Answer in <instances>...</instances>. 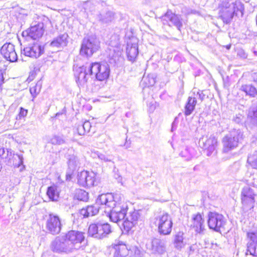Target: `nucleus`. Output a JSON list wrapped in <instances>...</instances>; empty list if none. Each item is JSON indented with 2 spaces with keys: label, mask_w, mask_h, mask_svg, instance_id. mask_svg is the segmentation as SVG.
<instances>
[{
  "label": "nucleus",
  "mask_w": 257,
  "mask_h": 257,
  "mask_svg": "<svg viewBox=\"0 0 257 257\" xmlns=\"http://www.w3.org/2000/svg\"><path fill=\"white\" fill-rule=\"evenodd\" d=\"M123 196L118 193L102 194L98 196L96 203L107 212L110 220L117 223L125 218L127 205L122 201Z\"/></svg>",
  "instance_id": "nucleus-1"
},
{
  "label": "nucleus",
  "mask_w": 257,
  "mask_h": 257,
  "mask_svg": "<svg viewBox=\"0 0 257 257\" xmlns=\"http://www.w3.org/2000/svg\"><path fill=\"white\" fill-rule=\"evenodd\" d=\"M243 139V134L240 130H234L223 137L221 143L222 152L228 153L237 148Z\"/></svg>",
  "instance_id": "nucleus-2"
},
{
  "label": "nucleus",
  "mask_w": 257,
  "mask_h": 257,
  "mask_svg": "<svg viewBox=\"0 0 257 257\" xmlns=\"http://www.w3.org/2000/svg\"><path fill=\"white\" fill-rule=\"evenodd\" d=\"M153 223L158 228L160 235H169L172 232L173 221L171 216L167 213L162 212L156 215L152 220Z\"/></svg>",
  "instance_id": "nucleus-3"
},
{
  "label": "nucleus",
  "mask_w": 257,
  "mask_h": 257,
  "mask_svg": "<svg viewBox=\"0 0 257 257\" xmlns=\"http://www.w3.org/2000/svg\"><path fill=\"white\" fill-rule=\"evenodd\" d=\"M111 232V228L108 223H92L89 225L88 234L97 239H102Z\"/></svg>",
  "instance_id": "nucleus-4"
},
{
  "label": "nucleus",
  "mask_w": 257,
  "mask_h": 257,
  "mask_svg": "<svg viewBox=\"0 0 257 257\" xmlns=\"http://www.w3.org/2000/svg\"><path fill=\"white\" fill-rule=\"evenodd\" d=\"M88 71L90 74L94 75L96 79L99 81L107 79L110 73L109 67L105 63H92L88 67Z\"/></svg>",
  "instance_id": "nucleus-5"
},
{
  "label": "nucleus",
  "mask_w": 257,
  "mask_h": 257,
  "mask_svg": "<svg viewBox=\"0 0 257 257\" xmlns=\"http://www.w3.org/2000/svg\"><path fill=\"white\" fill-rule=\"evenodd\" d=\"M99 48V44L96 38L93 37H85L81 43L80 54L84 57H90Z\"/></svg>",
  "instance_id": "nucleus-6"
},
{
  "label": "nucleus",
  "mask_w": 257,
  "mask_h": 257,
  "mask_svg": "<svg viewBox=\"0 0 257 257\" xmlns=\"http://www.w3.org/2000/svg\"><path fill=\"white\" fill-rule=\"evenodd\" d=\"M226 221L224 217L220 214L215 212H209L208 214V225L209 228L217 232L228 231L225 228Z\"/></svg>",
  "instance_id": "nucleus-7"
},
{
  "label": "nucleus",
  "mask_w": 257,
  "mask_h": 257,
  "mask_svg": "<svg viewBox=\"0 0 257 257\" xmlns=\"http://www.w3.org/2000/svg\"><path fill=\"white\" fill-rule=\"evenodd\" d=\"M62 227L61 219L57 214L50 213L46 216L45 228L47 232L57 235L61 232Z\"/></svg>",
  "instance_id": "nucleus-8"
},
{
  "label": "nucleus",
  "mask_w": 257,
  "mask_h": 257,
  "mask_svg": "<svg viewBox=\"0 0 257 257\" xmlns=\"http://www.w3.org/2000/svg\"><path fill=\"white\" fill-rule=\"evenodd\" d=\"M256 194L254 190L246 186L244 187L241 192V200L244 210L248 211L254 207Z\"/></svg>",
  "instance_id": "nucleus-9"
},
{
  "label": "nucleus",
  "mask_w": 257,
  "mask_h": 257,
  "mask_svg": "<svg viewBox=\"0 0 257 257\" xmlns=\"http://www.w3.org/2000/svg\"><path fill=\"white\" fill-rule=\"evenodd\" d=\"M217 144V139L212 135L202 136L199 141V146L206 151L208 156L215 151Z\"/></svg>",
  "instance_id": "nucleus-10"
},
{
  "label": "nucleus",
  "mask_w": 257,
  "mask_h": 257,
  "mask_svg": "<svg viewBox=\"0 0 257 257\" xmlns=\"http://www.w3.org/2000/svg\"><path fill=\"white\" fill-rule=\"evenodd\" d=\"M50 247L53 251L58 253H69L72 251L65 235L56 237L52 241Z\"/></svg>",
  "instance_id": "nucleus-11"
},
{
  "label": "nucleus",
  "mask_w": 257,
  "mask_h": 257,
  "mask_svg": "<svg viewBox=\"0 0 257 257\" xmlns=\"http://www.w3.org/2000/svg\"><path fill=\"white\" fill-rule=\"evenodd\" d=\"M73 71L77 84L83 87L86 85L90 76L92 75L88 71V68L85 66L78 67L74 65Z\"/></svg>",
  "instance_id": "nucleus-12"
},
{
  "label": "nucleus",
  "mask_w": 257,
  "mask_h": 257,
  "mask_svg": "<svg viewBox=\"0 0 257 257\" xmlns=\"http://www.w3.org/2000/svg\"><path fill=\"white\" fill-rule=\"evenodd\" d=\"M0 157L8 165L19 167L23 162V157L13 154L11 150H7L6 153L4 148L0 149Z\"/></svg>",
  "instance_id": "nucleus-13"
},
{
  "label": "nucleus",
  "mask_w": 257,
  "mask_h": 257,
  "mask_svg": "<svg viewBox=\"0 0 257 257\" xmlns=\"http://www.w3.org/2000/svg\"><path fill=\"white\" fill-rule=\"evenodd\" d=\"M65 236L69 242V245L71 246L72 251L79 248L80 244L85 238L83 232L76 230H70Z\"/></svg>",
  "instance_id": "nucleus-14"
},
{
  "label": "nucleus",
  "mask_w": 257,
  "mask_h": 257,
  "mask_svg": "<svg viewBox=\"0 0 257 257\" xmlns=\"http://www.w3.org/2000/svg\"><path fill=\"white\" fill-rule=\"evenodd\" d=\"M146 245L153 253L163 254L166 251L165 241L159 238H154L148 240Z\"/></svg>",
  "instance_id": "nucleus-15"
},
{
  "label": "nucleus",
  "mask_w": 257,
  "mask_h": 257,
  "mask_svg": "<svg viewBox=\"0 0 257 257\" xmlns=\"http://www.w3.org/2000/svg\"><path fill=\"white\" fill-rule=\"evenodd\" d=\"M230 8L231 5L229 1H222L219 5V17L225 24L230 23L233 17V12H232Z\"/></svg>",
  "instance_id": "nucleus-16"
},
{
  "label": "nucleus",
  "mask_w": 257,
  "mask_h": 257,
  "mask_svg": "<svg viewBox=\"0 0 257 257\" xmlns=\"http://www.w3.org/2000/svg\"><path fill=\"white\" fill-rule=\"evenodd\" d=\"M44 48L38 43L30 44L22 51V54L26 56L37 58L44 53Z\"/></svg>",
  "instance_id": "nucleus-17"
},
{
  "label": "nucleus",
  "mask_w": 257,
  "mask_h": 257,
  "mask_svg": "<svg viewBox=\"0 0 257 257\" xmlns=\"http://www.w3.org/2000/svg\"><path fill=\"white\" fill-rule=\"evenodd\" d=\"M162 20L164 24H168L169 26L173 25L179 31L182 27V23L180 17L173 13L171 10H168L165 15L162 17Z\"/></svg>",
  "instance_id": "nucleus-18"
},
{
  "label": "nucleus",
  "mask_w": 257,
  "mask_h": 257,
  "mask_svg": "<svg viewBox=\"0 0 257 257\" xmlns=\"http://www.w3.org/2000/svg\"><path fill=\"white\" fill-rule=\"evenodd\" d=\"M1 52L2 55L8 61L15 62L18 60V55L15 46L10 43L5 44L1 48Z\"/></svg>",
  "instance_id": "nucleus-19"
},
{
  "label": "nucleus",
  "mask_w": 257,
  "mask_h": 257,
  "mask_svg": "<svg viewBox=\"0 0 257 257\" xmlns=\"http://www.w3.org/2000/svg\"><path fill=\"white\" fill-rule=\"evenodd\" d=\"M43 24H38L37 25L32 26L28 30L23 32L22 36L24 37H28L33 40H37L41 38L44 34Z\"/></svg>",
  "instance_id": "nucleus-20"
},
{
  "label": "nucleus",
  "mask_w": 257,
  "mask_h": 257,
  "mask_svg": "<svg viewBox=\"0 0 257 257\" xmlns=\"http://www.w3.org/2000/svg\"><path fill=\"white\" fill-rule=\"evenodd\" d=\"M125 219L123 222V227L124 230L126 232H128L131 229L137 224L140 215L138 211H134L130 212L125 215Z\"/></svg>",
  "instance_id": "nucleus-21"
},
{
  "label": "nucleus",
  "mask_w": 257,
  "mask_h": 257,
  "mask_svg": "<svg viewBox=\"0 0 257 257\" xmlns=\"http://www.w3.org/2000/svg\"><path fill=\"white\" fill-rule=\"evenodd\" d=\"M247 237L249 240L247 244L245 254L257 256V231L247 233Z\"/></svg>",
  "instance_id": "nucleus-22"
},
{
  "label": "nucleus",
  "mask_w": 257,
  "mask_h": 257,
  "mask_svg": "<svg viewBox=\"0 0 257 257\" xmlns=\"http://www.w3.org/2000/svg\"><path fill=\"white\" fill-rule=\"evenodd\" d=\"M204 220L201 214H193L192 217L191 227L198 233L203 234L205 230Z\"/></svg>",
  "instance_id": "nucleus-23"
},
{
  "label": "nucleus",
  "mask_w": 257,
  "mask_h": 257,
  "mask_svg": "<svg viewBox=\"0 0 257 257\" xmlns=\"http://www.w3.org/2000/svg\"><path fill=\"white\" fill-rule=\"evenodd\" d=\"M68 35L66 33H64L59 35L50 43V46L55 48L58 50L59 49L63 48L66 46L68 43Z\"/></svg>",
  "instance_id": "nucleus-24"
},
{
  "label": "nucleus",
  "mask_w": 257,
  "mask_h": 257,
  "mask_svg": "<svg viewBox=\"0 0 257 257\" xmlns=\"http://www.w3.org/2000/svg\"><path fill=\"white\" fill-rule=\"evenodd\" d=\"M126 54L129 61L134 62L138 54V47L136 43H127L126 47Z\"/></svg>",
  "instance_id": "nucleus-25"
},
{
  "label": "nucleus",
  "mask_w": 257,
  "mask_h": 257,
  "mask_svg": "<svg viewBox=\"0 0 257 257\" xmlns=\"http://www.w3.org/2000/svg\"><path fill=\"white\" fill-rule=\"evenodd\" d=\"M99 211L97 205L88 206L80 210V214L84 217H88L96 215Z\"/></svg>",
  "instance_id": "nucleus-26"
},
{
  "label": "nucleus",
  "mask_w": 257,
  "mask_h": 257,
  "mask_svg": "<svg viewBox=\"0 0 257 257\" xmlns=\"http://www.w3.org/2000/svg\"><path fill=\"white\" fill-rule=\"evenodd\" d=\"M196 103V97L190 96L188 98L184 109V114L186 116L190 115L193 112Z\"/></svg>",
  "instance_id": "nucleus-27"
},
{
  "label": "nucleus",
  "mask_w": 257,
  "mask_h": 257,
  "mask_svg": "<svg viewBox=\"0 0 257 257\" xmlns=\"http://www.w3.org/2000/svg\"><path fill=\"white\" fill-rule=\"evenodd\" d=\"M174 244L175 247L178 250H181L185 247L186 242L184 240L183 232L179 231L175 235Z\"/></svg>",
  "instance_id": "nucleus-28"
},
{
  "label": "nucleus",
  "mask_w": 257,
  "mask_h": 257,
  "mask_svg": "<svg viewBox=\"0 0 257 257\" xmlns=\"http://www.w3.org/2000/svg\"><path fill=\"white\" fill-rule=\"evenodd\" d=\"M230 5L231 7L230 9H231L232 12H233V16L242 17L244 11L243 5L239 1H235Z\"/></svg>",
  "instance_id": "nucleus-29"
},
{
  "label": "nucleus",
  "mask_w": 257,
  "mask_h": 257,
  "mask_svg": "<svg viewBox=\"0 0 257 257\" xmlns=\"http://www.w3.org/2000/svg\"><path fill=\"white\" fill-rule=\"evenodd\" d=\"M114 248V257H126L128 254L129 251L125 244L115 245Z\"/></svg>",
  "instance_id": "nucleus-30"
},
{
  "label": "nucleus",
  "mask_w": 257,
  "mask_h": 257,
  "mask_svg": "<svg viewBox=\"0 0 257 257\" xmlns=\"http://www.w3.org/2000/svg\"><path fill=\"white\" fill-rule=\"evenodd\" d=\"M98 18L99 21L104 24L111 22L114 18V13L110 11L100 14Z\"/></svg>",
  "instance_id": "nucleus-31"
},
{
  "label": "nucleus",
  "mask_w": 257,
  "mask_h": 257,
  "mask_svg": "<svg viewBox=\"0 0 257 257\" xmlns=\"http://www.w3.org/2000/svg\"><path fill=\"white\" fill-rule=\"evenodd\" d=\"M240 89L244 92L247 95L252 97H254L257 95V90L256 88L251 84L242 85Z\"/></svg>",
  "instance_id": "nucleus-32"
},
{
  "label": "nucleus",
  "mask_w": 257,
  "mask_h": 257,
  "mask_svg": "<svg viewBox=\"0 0 257 257\" xmlns=\"http://www.w3.org/2000/svg\"><path fill=\"white\" fill-rule=\"evenodd\" d=\"M195 155V150L192 148H186L182 150L180 153V156L187 161H189L194 157Z\"/></svg>",
  "instance_id": "nucleus-33"
},
{
  "label": "nucleus",
  "mask_w": 257,
  "mask_h": 257,
  "mask_svg": "<svg viewBox=\"0 0 257 257\" xmlns=\"http://www.w3.org/2000/svg\"><path fill=\"white\" fill-rule=\"evenodd\" d=\"M47 194L49 198L52 201H56L59 197V194L55 186L49 187L47 189Z\"/></svg>",
  "instance_id": "nucleus-34"
},
{
  "label": "nucleus",
  "mask_w": 257,
  "mask_h": 257,
  "mask_svg": "<svg viewBox=\"0 0 257 257\" xmlns=\"http://www.w3.org/2000/svg\"><path fill=\"white\" fill-rule=\"evenodd\" d=\"M121 52L119 51H116V50L113 48L109 50V54L108 57L110 58V63H116L117 61H118L119 57L121 55Z\"/></svg>",
  "instance_id": "nucleus-35"
},
{
  "label": "nucleus",
  "mask_w": 257,
  "mask_h": 257,
  "mask_svg": "<svg viewBox=\"0 0 257 257\" xmlns=\"http://www.w3.org/2000/svg\"><path fill=\"white\" fill-rule=\"evenodd\" d=\"M88 172V171H83L78 174L77 182L80 186L86 187V179L87 178Z\"/></svg>",
  "instance_id": "nucleus-36"
},
{
  "label": "nucleus",
  "mask_w": 257,
  "mask_h": 257,
  "mask_svg": "<svg viewBox=\"0 0 257 257\" xmlns=\"http://www.w3.org/2000/svg\"><path fill=\"white\" fill-rule=\"evenodd\" d=\"M88 193L82 189L77 190L75 194V197L77 198V199L83 201H87L88 199Z\"/></svg>",
  "instance_id": "nucleus-37"
},
{
  "label": "nucleus",
  "mask_w": 257,
  "mask_h": 257,
  "mask_svg": "<svg viewBox=\"0 0 257 257\" xmlns=\"http://www.w3.org/2000/svg\"><path fill=\"white\" fill-rule=\"evenodd\" d=\"M95 174L94 173L91 172H88L87 178L86 179V187H91L94 186L95 181Z\"/></svg>",
  "instance_id": "nucleus-38"
},
{
  "label": "nucleus",
  "mask_w": 257,
  "mask_h": 257,
  "mask_svg": "<svg viewBox=\"0 0 257 257\" xmlns=\"http://www.w3.org/2000/svg\"><path fill=\"white\" fill-rule=\"evenodd\" d=\"M50 142L54 145H61L65 143L63 136L54 135L50 140Z\"/></svg>",
  "instance_id": "nucleus-39"
},
{
  "label": "nucleus",
  "mask_w": 257,
  "mask_h": 257,
  "mask_svg": "<svg viewBox=\"0 0 257 257\" xmlns=\"http://www.w3.org/2000/svg\"><path fill=\"white\" fill-rule=\"evenodd\" d=\"M248 116L252 122L257 125V106H253L250 109Z\"/></svg>",
  "instance_id": "nucleus-40"
},
{
  "label": "nucleus",
  "mask_w": 257,
  "mask_h": 257,
  "mask_svg": "<svg viewBox=\"0 0 257 257\" xmlns=\"http://www.w3.org/2000/svg\"><path fill=\"white\" fill-rule=\"evenodd\" d=\"M97 157L100 160L103 161L104 162H111L112 160V156L110 155H106L105 154H101L98 152H95L93 153V157L95 158Z\"/></svg>",
  "instance_id": "nucleus-41"
},
{
  "label": "nucleus",
  "mask_w": 257,
  "mask_h": 257,
  "mask_svg": "<svg viewBox=\"0 0 257 257\" xmlns=\"http://www.w3.org/2000/svg\"><path fill=\"white\" fill-rule=\"evenodd\" d=\"M68 159V166L72 169H75L76 167L78 165L79 161L76 156L73 155L70 156Z\"/></svg>",
  "instance_id": "nucleus-42"
},
{
  "label": "nucleus",
  "mask_w": 257,
  "mask_h": 257,
  "mask_svg": "<svg viewBox=\"0 0 257 257\" xmlns=\"http://www.w3.org/2000/svg\"><path fill=\"white\" fill-rule=\"evenodd\" d=\"M247 162L254 167H257V153L249 156Z\"/></svg>",
  "instance_id": "nucleus-43"
},
{
  "label": "nucleus",
  "mask_w": 257,
  "mask_h": 257,
  "mask_svg": "<svg viewBox=\"0 0 257 257\" xmlns=\"http://www.w3.org/2000/svg\"><path fill=\"white\" fill-rule=\"evenodd\" d=\"M28 110L23 108V107L20 108V111L19 112V114L17 116L16 118L17 119H21L22 118H24L27 115Z\"/></svg>",
  "instance_id": "nucleus-44"
},
{
  "label": "nucleus",
  "mask_w": 257,
  "mask_h": 257,
  "mask_svg": "<svg viewBox=\"0 0 257 257\" xmlns=\"http://www.w3.org/2000/svg\"><path fill=\"white\" fill-rule=\"evenodd\" d=\"M193 97H196V99H198L202 101L204 98L205 95L202 91H198L196 94L194 93Z\"/></svg>",
  "instance_id": "nucleus-45"
},
{
  "label": "nucleus",
  "mask_w": 257,
  "mask_h": 257,
  "mask_svg": "<svg viewBox=\"0 0 257 257\" xmlns=\"http://www.w3.org/2000/svg\"><path fill=\"white\" fill-rule=\"evenodd\" d=\"M38 86V84H37L34 87L30 88V91L33 96H36L37 95V94L39 93V92L40 91V89L37 91V87Z\"/></svg>",
  "instance_id": "nucleus-46"
},
{
  "label": "nucleus",
  "mask_w": 257,
  "mask_h": 257,
  "mask_svg": "<svg viewBox=\"0 0 257 257\" xmlns=\"http://www.w3.org/2000/svg\"><path fill=\"white\" fill-rule=\"evenodd\" d=\"M82 124L83 125V126H84V130H85L86 133L89 132L90 128L91 127L90 122L89 121H85Z\"/></svg>",
  "instance_id": "nucleus-47"
},
{
  "label": "nucleus",
  "mask_w": 257,
  "mask_h": 257,
  "mask_svg": "<svg viewBox=\"0 0 257 257\" xmlns=\"http://www.w3.org/2000/svg\"><path fill=\"white\" fill-rule=\"evenodd\" d=\"M77 130L78 134L81 136L84 135L86 133L82 124L78 125Z\"/></svg>",
  "instance_id": "nucleus-48"
},
{
  "label": "nucleus",
  "mask_w": 257,
  "mask_h": 257,
  "mask_svg": "<svg viewBox=\"0 0 257 257\" xmlns=\"http://www.w3.org/2000/svg\"><path fill=\"white\" fill-rule=\"evenodd\" d=\"M242 117L241 115H238V116L236 115L235 117H234L233 120L235 122L239 123L242 120Z\"/></svg>",
  "instance_id": "nucleus-49"
},
{
  "label": "nucleus",
  "mask_w": 257,
  "mask_h": 257,
  "mask_svg": "<svg viewBox=\"0 0 257 257\" xmlns=\"http://www.w3.org/2000/svg\"><path fill=\"white\" fill-rule=\"evenodd\" d=\"M148 78H149V83L148 84V85L149 86L154 85V84L155 83V79L153 77H152L150 78V77H149Z\"/></svg>",
  "instance_id": "nucleus-50"
},
{
  "label": "nucleus",
  "mask_w": 257,
  "mask_h": 257,
  "mask_svg": "<svg viewBox=\"0 0 257 257\" xmlns=\"http://www.w3.org/2000/svg\"><path fill=\"white\" fill-rule=\"evenodd\" d=\"M4 78L3 73L2 71L0 70V85H2L3 83H4Z\"/></svg>",
  "instance_id": "nucleus-51"
},
{
  "label": "nucleus",
  "mask_w": 257,
  "mask_h": 257,
  "mask_svg": "<svg viewBox=\"0 0 257 257\" xmlns=\"http://www.w3.org/2000/svg\"><path fill=\"white\" fill-rule=\"evenodd\" d=\"M251 77L253 81L257 83V72L252 73Z\"/></svg>",
  "instance_id": "nucleus-52"
},
{
  "label": "nucleus",
  "mask_w": 257,
  "mask_h": 257,
  "mask_svg": "<svg viewBox=\"0 0 257 257\" xmlns=\"http://www.w3.org/2000/svg\"><path fill=\"white\" fill-rule=\"evenodd\" d=\"M118 44V42H116L115 44H112V45H114V46H116Z\"/></svg>",
  "instance_id": "nucleus-53"
},
{
  "label": "nucleus",
  "mask_w": 257,
  "mask_h": 257,
  "mask_svg": "<svg viewBox=\"0 0 257 257\" xmlns=\"http://www.w3.org/2000/svg\"><path fill=\"white\" fill-rule=\"evenodd\" d=\"M230 47V46H228L227 47V49H229Z\"/></svg>",
  "instance_id": "nucleus-54"
}]
</instances>
